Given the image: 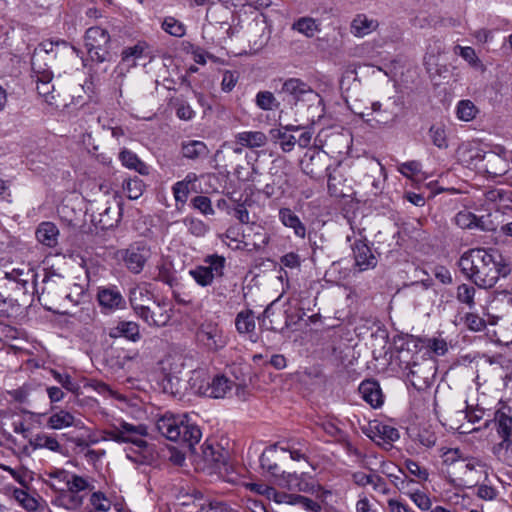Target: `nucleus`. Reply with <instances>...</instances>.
I'll return each mask as SVG.
<instances>
[{
	"label": "nucleus",
	"instance_id": "nucleus-1",
	"mask_svg": "<svg viewBox=\"0 0 512 512\" xmlns=\"http://www.w3.org/2000/svg\"><path fill=\"white\" fill-rule=\"evenodd\" d=\"M458 267L467 279L483 289L494 287L500 277L511 272L509 262L496 249H469L459 258Z\"/></svg>",
	"mask_w": 512,
	"mask_h": 512
},
{
	"label": "nucleus",
	"instance_id": "nucleus-2",
	"mask_svg": "<svg viewBox=\"0 0 512 512\" xmlns=\"http://www.w3.org/2000/svg\"><path fill=\"white\" fill-rule=\"evenodd\" d=\"M155 425L166 439L187 446L192 453L202 437L200 427L187 414L166 413L156 420Z\"/></svg>",
	"mask_w": 512,
	"mask_h": 512
},
{
	"label": "nucleus",
	"instance_id": "nucleus-3",
	"mask_svg": "<svg viewBox=\"0 0 512 512\" xmlns=\"http://www.w3.org/2000/svg\"><path fill=\"white\" fill-rule=\"evenodd\" d=\"M494 426L500 442L494 444L491 452L501 464L512 468V416L511 408L502 406L494 413Z\"/></svg>",
	"mask_w": 512,
	"mask_h": 512
},
{
	"label": "nucleus",
	"instance_id": "nucleus-4",
	"mask_svg": "<svg viewBox=\"0 0 512 512\" xmlns=\"http://www.w3.org/2000/svg\"><path fill=\"white\" fill-rule=\"evenodd\" d=\"M148 434L147 427L144 424L134 425L125 421L119 425H113L104 431V439L112 440L117 443H131L139 448H145L147 442L144 439Z\"/></svg>",
	"mask_w": 512,
	"mask_h": 512
},
{
	"label": "nucleus",
	"instance_id": "nucleus-5",
	"mask_svg": "<svg viewBox=\"0 0 512 512\" xmlns=\"http://www.w3.org/2000/svg\"><path fill=\"white\" fill-rule=\"evenodd\" d=\"M85 47L89 58L97 63L109 62L112 59L110 53V35L98 27H90L85 34Z\"/></svg>",
	"mask_w": 512,
	"mask_h": 512
},
{
	"label": "nucleus",
	"instance_id": "nucleus-6",
	"mask_svg": "<svg viewBox=\"0 0 512 512\" xmlns=\"http://www.w3.org/2000/svg\"><path fill=\"white\" fill-rule=\"evenodd\" d=\"M358 185L367 196H377L382 193L386 182V171L378 160L368 161L362 168Z\"/></svg>",
	"mask_w": 512,
	"mask_h": 512
},
{
	"label": "nucleus",
	"instance_id": "nucleus-7",
	"mask_svg": "<svg viewBox=\"0 0 512 512\" xmlns=\"http://www.w3.org/2000/svg\"><path fill=\"white\" fill-rule=\"evenodd\" d=\"M204 263L206 265H199L189 270V275L202 287L211 285L214 279L224 275L226 259L224 256L212 254L204 258Z\"/></svg>",
	"mask_w": 512,
	"mask_h": 512
},
{
	"label": "nucleus",
	"instance_id": "nucleus-8",
	"mask_svg": "<svg viewBox=\"0 0 512 512\" xmlns=\"http://www.w3.org/2000/svg\"><path fill=\"white\" fill-rule=\"evenodd\" d=\"M280 93L284 95L285 100L293 104L298 102L314 103L319 98V95L311 86L299 78L285 80Z\"/></svg>",
	"mask_w": 512,
	"mask_h": 512
},
{
	"label": "nucleus",
	"instance_id": "nucleus-9",
	"mask_svg": "<svg viewBox=\"0 0 512 512\" xmlns=\"http://www.w3.org/2000/svg\"><path fill=\"white\" fill-rule=\"evenodd\" d=\"M150 249L143 244H133L126 249L118 250L116 257L133 274L142 272L147 260L150 258Z\"/></svg>",
	"mask_w": 512,
	"mask_h": 512
},
{
	"label": "nucleus",
	"instance_id": "nucleus-10",
	"mask_svg": "<svg viewBox=\"0 0 512 512\" xmlns=\"http://www.w3.org/2000/svg\"><path fill=\"white\" fill-rule=\"evenodd\" d=\"M134 303L136 305L135 313L149 326L163 327L171 318L170 310L165 302L161 303L152 300V307L143 303Z\"/></svg>",
	"mask_w": 512,
	"mask_h": 512
},
{
	"label": "nucleus",
	"instance_id": "nucleus-11",
	"mask_svg": "<svg viewBox=\"0 0 512 512\" xmlns=\"http://www.w3.org/2000/svg\"><path fill=\"white\" fill-rule=\"evenodd\" d=\"M247 33L249 41L257 49L265 47L272 34V21L265 13H257L248 24Z\"/></svg>",
	"mask_w": 512,
	"mask_h": 512
},
{
	"label": "nucleus",
	"instance_id": "nucleus-12",
	"mask_svg": "<svg viewBox=\"0 0 512 512\" xmlns=\"http://www.w3.org/2000/svg\"><path fill=\"white\" fill-rule=\"evenodd\" d=\"M92 489L93 487L89 484L87 479L77 474L70 473L67 492L65 494H61L57 501L63 504L66 508H77L83 503V497L79 495V493Z\"/></svg>",
	"mask_w": 512,
	"mask_h": 512
},
{
	"label": "nucleus",
	"instance_id": "nucleus-13",
	"mask_svg": "<svg viewBox=\"0 0 512 512\" xmlns=\"http://www.w3.org/2000/svg\"><path fill=\"white\" fill-rule=\"evenodd\" d=\"M327 155L319 150H308L301 160L303 172L312 178H319L324 171L328 170L326 166Z\"/></svg>",
	"mask_w": 512,
	"mask_h": 512
},
{
	"label": "nucleus",
	"instance_id": "nucleus-14",
	"mask_svg": "<svg viewBox=\"0 0 512 512\" xmlns=\"http://www.w3.org/2000/svg\"><path fill=\"white\" fill-rule=\"evenodd\" d=\"M121 216L120 203L115 202L113 206L107 203L97 207L96 212L92 215V221L99 225L101 229H110L119 223Z\"/></svg>",
	"mask_w": 512,
	"mask_h": 512
},
{
	"label": "nucleus",
	"instance_id": "nucleus-15",
	"mask_svg": "<svg viewBox=\"0 0 512 512\" xmlns=\"http://www.w3.org/2000/svg\"><path fill=\"white\" fill-rule=\"evenodd\" d=\"M368 437L378 445L385 446L386 449L392 446V443L400 437L399 431L390 425L375 422L370 424Z\"/></svg>",
	"mask_w": 512,
	"mask_h": 512
},
{
	"label": "nucleus",
	"instance_id": "nucleus-16",
	"mask_svg": "<svg viewBox=\"0 0 512 512\" xmlns=\"http://www.w3.org/2000/svg\"><path fill=\"white\" fill-rule=\"evenodd\" d=\"M355 267L359 272H364L376 267L378 260L371 248L362 240H356L352 244Z\"/></svg>",
	"mask_w": 512,
	"mask_h": 512
},
{
	"label": "nucleus",
	"instance_id": "nucleus-17",
	"mask_svg": "<svg viewBox=\"0 0 512 512\" xmlns=\"http://www.w3.org/2000/svg\"><path fill=\"white\" fill-rule=\"evenodd\" d=\"M97 299L100 306L108 311L125 308L126 302L116 287H102L98 289Z\"/></svg>",
	"mask_w": 512,
	"mask_h": 512
},
{
	"label": "nucleus",
	"instance_id": "nucleus-18",
	"mask_svg": "<svg viewBox=\"0 0 512 512\" xmlns=\"http://www.w3.org/2000/svg\"><path fill=\"white\" fill-rule=\"evenodd\" d=\"M38 54L39 52L36 51L32 58V67L33 70L37 73V91L40 96L44 97L45 101L48 104L54 105V95H52L54 86L51 84L53 74L51 71L48 70L40 71L39 69H37L35 58L38 56Z\"/></svg>",
	"mask_w": 512,
	"mask_h": 512
},
{
	"label": "nucleus",
	"instance_id": "nucleus-19",
	"mask_svg": "<svg viewBox=\"0 0 512 512\" xmlns=\"http://www.w3.org/2000/svg\"><path fill=\"white\" fill-rule=\"evenodd\" d=\"M149 45L145 41H138L134 46L126 47L121 52L120 70H129L137 65V60L146 55Z\"/></svg>",
	"mask_w": 512,
	"mask_h": 512
},
{
	"label": "nucleus",
	"instance_id": "nucleus-20",
	"mask_svg": "<svg viewBox=\"0 0 512 512\" xmlns=\"http://www.w3.org/2000/svg\"><path fill=\"white\" fill-rule=\"evenodd\" d=\"M198 338L211 350L222 348L226 343L222 331L213 323L203 324L199 329Z\"/></svg>",
	"mask_w": 512,
	"mask_h": 512
},
{
	"label": "nucleus",
	"instance_id": "nucleus-21",
	"mask_svg": "<svg viewBox=\"0 0 512 512\" xmlns=\"http://www.w3.org/2000/svg\"><path fill=\"white\" fill-rule=\"evenodd\" d=\"M110 338L123 337L129 341L137 342L141 338L139 325L133 321H119L108 330Z\"/></svg>",
	"mask_w": 512,
	"mask_h": 512
},
{
	"label": "nucleus",
	"instance_id": "nucleus-22",
	"mask_svg": "<svg viewBox=\"0 0 512 512\" xmlns=\"http://www.w3.org/2000/svg\"><path fill=\"white\" fill-rule=\"evenodd\" d=\"M379 26L376 19L366 14H357L350 24V32L353 36L363 38L374 32Z\"/></svg>",
	"mask_w": 512,
	"mask_h": 512
},
{
	"label": "nucleus",
	"instance_id": "nucleus-23",
	"mask_svg": "<svg viewBox=\"0 0 512 512\" xmlns=\"http://www.w3.org/2000/svg\"><path fill=\"white\" fill-rule=\"evenodd\" d=\"M358 390L362 398L373 408H378L383 404V394L377 381L364 380Z\"/></svg>",
	"mask_w": 512,
	"mask_h": 512
},
{
	"label": "nucleus",
	"instance_id": "nucleus-24",
	"mask_svg": "<svg viewBox=\"0 0 512 512\" xmlns=\"http://www.w3.org/2000/svg\"><path fill=\"white\" fill-rule=\"evenodd\" d=\"M245 235L247 239L251 240L253 249L256 251L263 250L269 244L271 239L267 230L261 224L256 222H251V224L247 226Z\"/></svg>",
	"mask_w": 512,
	"mask_h": 512
},
{
	"label": "nucleus",
	"instance_id": "nucleus-25",
	"mask_svg": "<svg viewBox=\"0 0 512 512\" xmlns=\"http://www.w3.org/2000/svg\"><path fill=\"white\" fill-rule=\"evenodd\" d=\"M235 383L224 375H216L211 378L209 386H206V397L224 398L231 392Z\"/></svg>",
	"mask_w": 512,
	"mask_h": 512
},
{
	"label": "nucleus",
	"instance_id": "nucleus-26",
	"mask_svg": "<svg viewBox=\"0 0 512 512\" xmlns=\"http://www.w3.org/2000/svg\"><path fill=\"white\" fill-rule=\"evenodd\" d=\"M455 224L462 229H479L482 231L493 230L492 227L486 225L483 217H477L468 210L459 211L455 216Z\"/></svg>",
	"mask_w": 512,
	"mask_h": 512
},
{
	"label": "nucleus",
	"instance_id": "nucleus-27",
	"mask_svg": "<svg viewBox=\"0 0 512 512\" xmlns=\"http://www.w3.org/2000/svg\"><path fill=\"white\" fill-rule=\"evenodd\" d=\"M236 143L242 147L255 149L267 144L268 138L262 131H243L235 135Z\"/></svg>",
	"mask_w": 512,
	"mask_h": 512
},
{
	"label": "nucleus",
	"instance_id": "nucleus-28",
	"mask_svg": "<svg viewBox=\"0 0 512 512\" xmlns=\"http://www.w3.org/2000/svg\"><path fill=\"white\" fill-rule=\"evenodd\" d=\"M279 219L285 227L293 229L296 236L300 238L305 237V225L290 208H281L279 210Z\"/></svg>",
	"mask_w": 512,
	"mask_h": 512
},
{
	"label": "nucleus",
	"instance_id": "nucleus-29",
	"mask_svg": "<svg viewBox=\"0 0 512 512\" xmlns=\"http://www.w3.org/2000/svg\"><path fill=\"white\" fill-rule=\"evenodd\" d=\"M122 165L130 170H135L140 175H148L149 167L132 151L124 148L119 153Z\"/></svg>",
	"mask_w": 512,
	"mask_h": 512
},
{
	"label": "nucleus",
	"instance_id": "nucleus-30",
	"mask_svg": "<svg viewBox=\"0 0 512 512\" xmlns=\"http://www.w3.org/2000/svg\"><path fill=\"white\" fill-rule=\"evenodd\" d=\"M59 230L52 222L41 223L36 230V237L40 243L48 247H53L57 244Z\"/></svg>",
	"mask_w": 512,
	"mask_h": 512
},
{
	"label": "nucleus",
	"instance_id": "nucleus-31",
	"mask_svg": "<svg viewBox=\"0 0 512 512\" xmlns=\"http://www.w3.org/2000/svg\"><path fill=\"white\" fill-rule=\"evenodd\" d=\"M271 141L281 148L285 153L291 152L296 146V136L287 133L281 128H272L269 131Z\"/></svg>",
	"mask_w": 512,
	"mask_h": 512
},
{
	"label": "nucleus",
	"instance_id": "nucleus-32",
	"mask_svg": "<svg viewBox=\"0 0 512 512\" xmlns=\"http://www.w3.org/2000/svg\"><path fill=\"white\" fill-rule=\"evenodd\" d=\"M29 444L34 450L37 449H48L52 452L63 454V448L54 436L46 433L36 434L29 440Z\"/></svg>",
	"mask_w": 512,
	"mask_h": 512
},
{
	"label": "nucleus",
	"instance_id": "nucleus-33",
	"mask_svg": "<svg viewBox=\"0 0 512 512\" xmlns=\"http://www.w3.org/2000/svg\"><path fill=\"white\" fill-rule=\"evenodd\" d=\"M291 29L303 34L307 38H312L320 32V23L312 17H300L293 22Z\"/></svg>",
	"mask_w": 512,
	"mask_h": 512
},
{
	"label": "nucleus",
	"instance_id": "nucleus-34",
	"mask_svg": "<svg viewBox=\"0 0 512 512\" xmlns=\"http://www.w3.org/2000/svg\"><path fill=\"white\" fill-rule=\"evenodd\" d=\"M49 480L47 484L55 491L65 494L69 484L70 472L64 469H53L48 474Z\"/></svg>",
	"mask_w": 512,
	"mask_h": 512
},
{
	"label": "nucleus",
	"instance_id": "nucleus-35",
	"mask_svg": "<svg viewBox=\"0 0 512 512\" xmlns=\"http://www.w3.org/2000/svg\"><path fill=\"white\" fill-rule=\"evenodd\" d=\"M211 377L203 369H197L191 372L188 380L190 388L194 393L206 396V386H209Z\"/></svg>",
	"mask_w": 512,
	"mask_h": 512
},
{
	"label": "nucleus",
	"instance_id": "nucleus-36",
	"mask_svg": "<svg viewBox=\"0 0 512 512\" xmlns=\"http://www.w3.org/2000/svg\"><path fill=\"white\" fill-rule=\"evenodd\" d=\"M235 327L238 333L248 334L255 330V315L251 309L240 311L235 318Z\"/></svg>",
	"mask_w": 512,
	"mask_h": 512
},
{
	"label": "nucleus",
	"instance_id": "nucleus-37",
	"mask_svg": "<svg viewBox=\"0 0 512 512\" xmlns=\"http://www.w3.org/2000/svg\"><path fill=\"white\" fill-rule=\"evenodd\" d=\"M5 279L9 281L15 282L20 286V289L23 292L27 291V285L30 279L33 281L36 278V274L32 269H12L11 271H6L4 275Z\"/></svg>",
	"mask_w": 512,
	"mask_h": 512
},
{
	"label": "nucleus",
	"instance_id": "nucleus-38",
	"mask_svg": "<svg viewBox=\"0 0 512 512\" xmlns=\"http://www.w3.org/2000/svg\"><path fill=\"white\" fill-rule=\"evenodd\" d=\"M201 451L204 462L209 466L218 467L225 462L224 453L218 446L214 447L212 444L205 442L201 446Z\"/></svg>",
	"mask_w": 512,
	"mask_h": 512
},
{
	"label": "nucleus",
	"instance_id": "nucleus-39",
	"mask_svg": "<svg viewBox=\"0 0 512 512\" xmlns=\"http://www.w3.org/2000/svg\"><path fill=\"white\" fill-rule=\"evenodd\" d=\"M285 479L284 486L291 491L309 492L313 489V485L307 482L302 475L296 473H288L286 476L283 474Z\"/></svg>",
	"mask_w": 512,
	"mask_h": 512
},
{
	"label": "nucleus",
	"instance_id": "nucleus-40",
	"mask_svg": "<svg viewBox=\"0 0 512 512\" xmlns=\"http://www.w3.org/2000/svg\"><path fill=\"white\" fill-rule=\"evenodd\" d=\"M277 453V446L273 445L266 448L260 456V465L263 469H266L270 474L276 476L280 471L279 466L275 462Z\"/></svg>",
	"mask_w": 512,
	"mask_h": 512
},
{
	"label": "nucleus",
	"instance_id": "nucleus-41",
	"mask_svg": "<svg viewBox=\"0 0 512 512\" xmlns=\"http://www.w3.org/2000/svg\"><path fill=\"white\" fill-rule=\"evenodd\" d=\"M74 416L64 410H61L57 413L52 414L47 422L48 427L51 429H62L64 427H69L74 425Z\"/></svg>",
	"mask_w": 512,
	"mask_h": 512
},
{
	"label": "nucleus",
	"instance_id": "nucleus-42",
	"mask_svg": "<svg viewBox=\"0 0 512 512\" xmlns=\"http://www.w3.org/2000/svg\"><path fill=\"white\" fill-rule=\"evenodd\" d=\"M208 153L207 146L202 141H190L182 146V154L188 159H197Z\"/></svg>",
	"mask_w": 512,
	"mask_h": 512
},
{
	"label": "nucleus",
	"instance_id": "nucleus-43",
	"mask_svg": "<svg viewBox=\"0 0 512 512\" xmlns=\"http://www.w3.org/2000/svg\"><path fill=\"white\" fill-rule=\"evenodd\" d=\"M123 189L129 199L136 200L142 196L145 189V184L138 177L129 178L124 181Z\"/></svg>",
	"mask_w": 512,
	"mask_h": 512
},
{
	"label": "nucleus",
	"instance_id": "nucleus-44",
	"mask_svg": "<svg viewBox=\"0 0 512 512\" xmlns=\"http://www.w3.org/2000/svg\"><path fill=\"white\" fill-rule=\"evenodd\" d=\"M455 52L459 54L465 61H467L471 67L480 71L485 70V66L483 65L482 61L478 58L475 50L472 47H463L458 45L455 47Z\"/></svg>",
	"mask_w": 512,
	"mask_h": 512
},
{
	"label": "nucleus",
	"instance_id": "nucleus-45",
	"mask_svg": "<svg viewBox=\"0 0 512 512\" xmlns=\"http://www.w3.org/2000/svg\"><path fill=\"white\" fill-rule=\"evenodd\" d=\"M397 114L393 111H389L387 108L383 109V112L374 115L371 118L365 119V121L371 126H392L397 120Z\"/></svg>",
	"mask_w": 512,
	"mask_h": 512
},
{
	"label": "nucleus",
	"instance_id": "nucleus-46",
	"mask_svg": "<svg viewBox=\"0 0 512 512\" xmlns=\"http://www.w3.org/2000/svg\"><path fill=\"white\" fill-rule=\"evenodd\" d=\"M430 139L437 148L446 149L448 148V139L444 125L434 124L429 129Z\"/></svg>",
	"mask_w": 512,
	"mask_h": 512
},
{
	"label": "nucleus",
	"instance_id": "nucleus-47",
	"mask_svg": "<svg viewBox=\"0 0 512 512\" xmlns=\"http://www.w3.org/2000/svg\"><path fill=\"white\" fill-rule=\"evenodd\" d=\"M255 103L258 108L264 111H270L279 107V102L270 91H260L257 93Z\"/></svg>",
	"mask_w": 512,
	"mask_h": 512
},
{
	"label": "nucleus",
	"instance_id": "nucleus-48",
	"mask_svg": "<svg viewBox=\"0 0 512 512\" xmlns=\"http://www.w3.org/2000/svg\"><path fill=\"white\" fill-rule=\"evenodd\" d=\"M161 27L166 33L178 38L183 37L186 33L184 24L171 16H168L163 20Z\"/></svg>",
	"mask_w": 512,
	"mask_h": 512
},
{
	"label": "nucleus",
	"instance_id": "nucleus-49",
	"mask_svg": "<svg viewBox=\"0 0 512 512\" xmlns=\"http://www.w3.org/2000/svg\"><path fill=\"white\" fill-rule=\"evenodd\" d=\"M475 293L476 290L473 286L463 283L457 287L456 299L460 303L467 305L469 309H473L475 306Z\"/></svg>",
	"mask_w": 512,
	"mask_h": 512
},
{
	"label": "nucleus",
	"instance_id": "nucleus-50",
	"mask_svg": "<svg viewBox=\"0 0 512 512\" xmlns=\"http://www.w3.org/2000/svg\"><path fill=\"white\" fill-rule=\"evenodd\" d=\"M183 223L188 231L196 237H203L209 231V226L205 222L194 217L184 218Z\"/></svg>",
	"mask_w": 512,
	"mask_h": 512
},
{
	"label": "nucleus",
	"instance_id": "nucleus-51",
	"mask_svg": "<svg viewBox=\"0 0 512 512\" xmlns=\"http://www.w3.org/2000/svg\"><path fill=\"white\" fill-rule=\"evenodd\" d=\"M321 428L327 435L332 437L336 442L349 445L347 434L342 429H340L335 423L331 421H325L321 424Z\"/></svg>",
	"mask_w": 512,
	"mask_h": 512
},
{
	"label": "nucleus",
	"instance_id": "nucleus-52",
	"mask_svg": "<svg viewBox=\"0 0 512 512\" xmlns=\"http://www.w3.org/2000/svg\"><path fill=\"white\" fill-rule=\"evenodd\" d=\"M51 374L53 378L67 391L72 392L74 394H78L80 390V385L73 381L71 376L66 373H60L57 370H51Z\"/></svg>",
	"mask_w": 512,
	"mask_h": 512
},
{
	"label": "nucleus",
	"instance_id": "nucleus-53",
	"mask_svg": "<svg viewBox=\"0 0 512 512\" xmlns=\"http://www.w3.org/2000/svg\"><path fill=\"white\" fill-rule=\"evenodd\" d=\"M188 178L189 176H187L183 181L176 182L172 187L175 201L177 203H181L182 205L186 203L190 192L189 184L191 183V180H188Z\"/></svg>",
	"mask_w": 512,
	"mask_h": 512
},
{
	"label": "nucleus",
	"instance_id": "nucleus-54",
	"mask_svg": "<svg viewBox=\"0 0 512 512\" xmlns=\"http://www.w3.org/2000/svg\"><path fill=\"white\" fill-rule=\"evenodd\" d=\"M476 107L470 100H462L457 107V116L463 121H470L476 116Z\"/></svg>",
	"mask_w": 512,
	"mask_h": 512
},
{
	"label": "nucleus",
	"instance_id": "nucleus-55",
	"mask_svg": "<svg viewBox=\"0 0 512 512\" xmlns=\"http://www.w3.org/2000/svg\"><path fill=\"white\" fill-rule=\"evenodd\" d=\"M90 504L95 511L100 512H107L111 507L110 501L107 499L105 494L100 491L91 494Z\"/></svg>",
	"mask_w": 512,
	"mask_h": 512
},
{
	"label": "nucleus",
	"instance_id": "nucleus-56",
	"mask_svg": "<svg viewBox=\"0 0 512 512\" xmlns=\"http://www.w3.org/2000/svg\"><path fill=\"white\" fill-rule=\"evenodd\" d=\"M191 204L193 208L199 210L204 215H213L215 213L211 200L207 196H196L192 199Z\"/></svg>",
	"mask_w": 512,
	"mask_h": 512
},
{
	"label": "nucleus",
	"instance_id": "nucleus-57",
	"mask_svg": "<svg viewBox=\"0 0 512 512\" xmlns=\"http://www.w3.org/2000/svg\"><path fill=\"white\" fill-rule=\"evenodd\" d=\"M14 497L27 510L32 511L37 507V501L22 489H15Z\"/></svg>",
	"mask_w": 512,
	"mask_h": 512
},
{
	"label": "nucleus",
	"instance_id": "nucleus-58",
	"mask_svg": "<svg viewBox=\"0 0 512 512\" xmlns=\"http://www.w3.org/2000/svg\"><path fill=\"white\" fill-rule=\"evenodd\" d=\"M157 268L158 275L156 279L172 287L174 282L176 281V278L172 272L171 265L163 263L159 265Z\"/></svg>",
	"mask_w": 512,
	"mask_h": 512
},
{
	"label": "nucleus",
	"instance_id": "nucleus-59",
	"mask_svg": "<svg viewBox=\"0 0 512 512\" xmlns=\"http://www.w3.org/2000/svg\"><path fill=\"white\" fill-rule=\"evenodd\" d=\"M410 499L414 502V504L422 511H427L431 509V499L427 494L422 491H415L410 494Z\"/></svg>",
	"mask_w": 512,
	"mask_h": 512
},
{
	"label": "nucleus",
	"instance_id": "nucleus-60",
	"mask_svg": "<svg viewBox=\"0 0 512 512\" xmlns=\"http://www.w3.org/2000/svg\"><path fill=\"white\" fill-rule=\"evenodd\" d=\"M152 298L153 295L149 291L143 289H134L130 294V303L133 310L135 311L136 305L134 302L148 305V302L152 301Z\"/></svg>",
	"mask_w": 512,
	"mask_h": 512
},
{
	"label": "nucleus",
	"instance_id": "nucleus-61",
	"mask_svg": "<svg viewBox=\"0 0 512 512\" xmlns=\"http://www.w3.org/2000/svg\"><path fill=\"white\" fill-rule=\"evenodd\" d=\"M398 171L407 178H413L421 172V164L418 161H408L400 164Z\"/></svg>",
	"mask_w": 512,
	"mask_h": 512
},
{
	"label": "nucleus",
	"instance_id": "nucleus-62",
	"mask_svg": "<svg viewBox=\"0 0 512 512\" xmlns=\"http://www.w3.org/2000/svg\"><path fill=\"white\" fill-rule=\"evenodd\" d=\"M405 468L409 471L410 474L416 476L420 480H427L429 473L426 468L421 467L417 462L413 460H406Z\"/></svg>",
	"mask_w": 512,
	"mask_h": 512
},
{
	"label": "nucleus",
	"instance_id": "nucleus-63",
	"mask_svg": "<svg viewBox=\"0 0 512 512\" xmlns=\"http://www.w3.org/2000/svg\"><path fill=\"white\" fill-rule=\"evenodd\" d=\"M465 323L470 330L476 332L483 331L486 327L485 320L473 313H468L465 316Z\"/></svg>",
	"mask_w": 512,
	"mask_h": 512
},
{
	"label": "nucleus",
	"instance_id": "nucleus-64",
	"mask_svg": "<svg viewBox=\"0 0 512 512\" xmlns=\"http://www.w3.org/2000/svg\"><path fill=\"white\" fill-rule=\"evenodd\" d=\"M196 512H231V509L223 502H209L202 504Z\"/></svg>",
	"mask_w": 512,
	"mask_h": 512
}]
</instances>
